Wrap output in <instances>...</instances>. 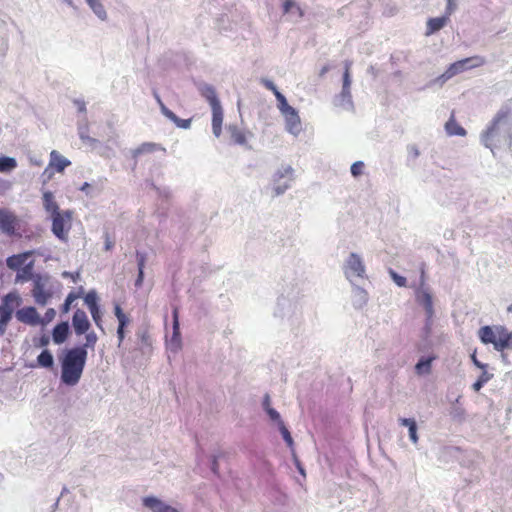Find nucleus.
I'll use <instances>...</instances> for the list:
<instances>
[{"label":"nucleus","instance_id":"1","mask_svg":"<svg viewBox=\"0 0 512 512\" xmlns=\"http://www.w3.org/2000/svg\"><path fill=\"white\" fill-rule=\"evenodd\" d=\"M482 144L491 150L497 151L511 149L512 146V108L502 106L494 115L490 124L481 133Z\"/></svg>","mask_w":512,"mask_h":512},{"label":"nucleus","instance_id":"2","mask_svg":"<svg viewBox=\"0 0 512 512\" xmlns=\"http://www.w3.org/2000/svg\"><path fill=\"white\" fill-rule=\"evenodd\" d=\"M44 210L49 214L52 225L51 231L59 240L66 242L72 228L73 211L60 210L58 203L51 191H45L42 195Z\"/></svg>","mask_w":512,"mask_h":512},{"label":"nucleus","instance_id":"3","mask_svg":"<svg viewBox=\"0 0 512 512\" xmlns=\"http://www.w3.org/2000/svg\"><path fill=\"white\" fill-rule=\"evenodd\" d=\"M87 355V350L84 347H73L64 352L60 358L62 383L74 386L80 381Z\"/></svg>","mask_w":512,"mask_h":512},{"label":"nucleus","instance_id":"4","mask_svg":"<svg viewBox=\"0 0 512 512\" xmlns=\"http://www.w3.org/2000/svg\"><path fill=\"white\" fill-rule=\"evenodd\" d=\"M478 337L483 344H492L496 351L511 347L512 332L502 325L483 326L478 330Z\"/></svg>","mask_w":512,"mask_h":512},{"label":"nucleus","instance_id":"5","mask_svg":"<svg viewBox=\"0 0 512 512\" xmlns=\"http://www.w3.org/2000/svg\"><path fill=\"white\" fill-rule=\"evenodd\" d=\"M21 302L22 299L17 292H10L4 296L0 305V335L6 332L13 312L21 305Z\"/></svg>","mask_w":512,"mask_h":512},{"label":"nucleus","instance_id":"6","mask_svg":"<svg viewBox=\"0 0 512 512\" xmlns=\"http://www.w3.org/2000/svg\"><path fill=\"white\" fill-rule=\"evenodd\" d=\"M33 251H26L20 254L12 255L6 259L7 267L14 271H19L18 278L26 281L32 276L33 261L26 264L27 260L33 256Z\"/></svg>","mask_w":512,"mask_h":512},{"label":"nucleus","instance_id":"7","mask_svg":"<svg viewBox=\"0 0 512 512\" xmlns=\"http://www.w3.org/2000/svg\"><path fill=\"white\" fill-rule=\"evenodd\" d=\"M486 63V60L484 57L475 55L471 57H467L461 60H458L452 64L446 69L444 74L442 75L443 78L449 79L454 77L457 74H460L466 70L478 68L483 66Z\"/></svg>","mask_w":512,"mask_h":512},{"label":"nucleus","instance_id":"8","mask_svg":"<svg viewBox=\"0 0 512 512\" xmlns=\"http://www.w3.org/2000/svg\"><path fill=\"white\" fill-rule=\"evenodd\" d=\"M70 165V160L62 156L58 151L52 150L50 153L49 164L43 171V177H45V181H50L53 178L55 172L63 173L65 168Z\"/></svg>","mask_w":512,"mask_h":512},{"label":"nucleus","instance_id":"9","mask_svg":"<svg viewBox=\"0 0 512 512\" xmlns=\"http://www.w3.org/2000/svg\"><path fill=\"white\" fill-rule=\"evenodd\" d=\"M19 219L8 209H0V230L8 235L15 236L19 229Z\"/></svg>","mask_w":512,"mask_h":512},{"label":"nucleus","instance_id":"10","mask_svg":"<svg viewBox=\"0 0 512 512\" xmlns=\"http://www.w3.org/2000/svg\"><path fill=\"white\" fill-rule=\"evenodd\" d=\"M15 316L18 321L30 326H36L45 323V321L40 318L36 308L32 306L17 310Z\"/></svg>","mask_w":512,"mask_h":512},{"label":"nucleus","instance_id":"11","mask_svg":"<svg viewBox=\"0 0 512 512\" xmlns=\"http://www.w3.org/2000/svg\"><path fill=\"white\" fill-rule=\"evenodd\" d=\"M114 314L118 320V328H117V337H118V347H121L125 336H126V328L130 324V318L128 315L124 313L121 306L119 304L114 305Z\"/></svg>","mask_w":512,"mask_h":512},{"label":"nucleus","instance_id":"12","mask_svg":"<svg viewBox=\"0 0 512 512\" xmlns=\"http://www.w3.org/2000/svg\"><path fill=\"white\" fill-rule=\"evenodd\" d=\"M347 277H363L365 273V266L359 257L355 253H351L347 259L346 271Z\"/></svg>","mask_w":512,"mask_h":512},{"label":"nucleus","instance_id":"13","mask_svg":"<svg viewBox=\"0 0 512 512\" xmlns=\"http://www.w3.org/2000/svg\"><path fill=\"white\" fill-rule=\"evenodd\" d=\"M72 326L76 335L80 336L89 331L91 324L84 310L77 309L72 316Z\"/></svg>","mask_w":512,"mask_h":512},{"label":"nucleus","instance_id":"14","mask_svg":"<svg viewBox=\"0 0 512 512\" xmlns=\"http://www.w3.org/2000/svg\"><path fill=\"white\" fill-rule=\"evenodd\" d=\"M261 83L264 85L265 88L273 92L278 101V109L282 114L289 112L291 109H293V107L288 104L285 96L277 89V87L271 80L262 78Z\"/></svg>","mask_w":512,"mask_h":512},{"label":"nucleus","instance_id":"15","mask_svg":"<svg viewBox=\"0 0 512 512\" xmlns=\"http://www.w3.org/2000/svg\"><path fill=\"white\" fill-rule=\"evenodd\" d=\"M143 505L153 512H178L175 508L165 504L154 496L143 498Z\"/></svg>","mask_w":512,"mask_h":512},{"label":"nucleus","instance_id":"16","mask_svg":"<svg viewBox=\"0 0 512 512\" xmlns=\"http://www.w3.org/2000/svg\"><path fill=\"white\" fill-rule=\"evenodd\" d=\"M285 118L286 129L293 135H297L301 131L300 117L295 108L289 112L282 114Z\"/></svg>","mask_w":512,"mask_h":512},{"label":"nucleus","instance_id":"17","mask_svg":"<svg viewBox=\"0 0 512 512\" xmlns=\"http://www.w3.org/2000/svg\"><path fill=\"white\" fill-rule=\"evenodd\" d=\"M416 301L418 304L423 306L426 311L427 317L431 318L434 313L433 299L431 294L427 290L418 289L416 291Z\"/></svg>","mask_w":512,"mask_h":512},{"label":"nucleus","instance_id":"18","mask_svg":"<svg viewBox=\"0 0 512 512\" xmlns=\"http://www.w3.org/2000/svg\"><path fill=\"white\" fill-rule=\"evenodd\" d=\"M156 98L160 105L161 112L163 113V115L165 117H167L168 119H170L172 122H174L177 127L183 128V129H188L191 126V121H192L191 119H180L179 117L176 116L175 113H173L170 109H168L163 104V102L161 101L159 96H156Z\"/></svg>","mask_w":512,"mask_h":512},{"label":"nucleus","instance_id":"19","mask_svg":"<svg viewBox=\"0 0 512 512\" xmlns=\"http://www.w3.org/2000/svg\"><path fill=\"white\" fill-rule=\"evenodd\" d=\"M212 110V130L216 137H219L222 133L223 124V108L221 105L211 108Z\"/></svg>","mask_w":512,"mask_h":512},{"label":"nucleus","instance_id":"20","mask_svg":"<svg viewBox=\"0 0 512 512\" xmlns=\"http://www.w3.org/2000/svg\"><path fill=\"white\" fill-rule=\"evenodd\" d=\"M449 22L448 16L430 18L426 24V36H430L441 30Z\"/></svg>","mask_w":512,"mask_h":512},{"label":"nucleus","instance_id":"21","mask_svg":"<svg viewBox=\"0 0 512 512\" xmlns=\"http://www.w3.org/2000/svg\"><path fill=\"white\" fill-rule=\"evenodd\" d=\"M32 295L36 301V303L40 305H45L48 299L51 297V293L48 292L44 285L39 281L35 282L34 287L32 289Z\"/></svg>","mask_w":512,"mask_h":512},{"label":"nucleus","instance_id":"22","mask_svg":"<svg viewBox=\"0 0 512 512\" xmlns=\"http://www.w3.org/2000/svg\"><path fill=\"white\" fill-rule=\"evenodd\" d=\"M69 335V325L67 322L57 324L52 331V338L54 343L62 344L66 341Z\"/></svg>","mask_w":512,"mask_h":512},{"label":"nucleus","instance_id":"23","mask_svg":"<svg viewBox=\"0 0 512 512\" xmlns=\"http://www.w3.org/2000/svg\"><path fill=\"white\" fill-rule=\"evenodd\" d=\"M200 94L210 104L211 108L221 105L216 90L213 86L205 84L200 88Z\"/></svg>","mask_w":512,"mask_h":512},{"label":"nucleus","instance_id":"24","mask_svg":"<svg viewBox=\"0 0 512 512\" xmlns=\"http://www.w3.org/2000/svg\"><path fill=\"white\" fill-rule=\"evenodd\" d=\"M445 130H446L447 134L450 136H454V135L465 136L466 135V130L460 124H458V122L456 121L454 112H452L449 120L446 122Z\"/></svg>","mask_w":512,"mask_h":512},{"label":"nucleus","instance_id":"25","mask_svg":"<svg viewBox=\"0 0 512 512\" xmlns=\"http://www.w3.org/2000/svg\"><path fill=\"white\" fill-rule=\"evenodd\" d=\"M164 150L159 144L153 142H144L132 150V157L137 159L142 154L154 153L157 150Z\"/></svg>","mask_w":512,"mask_h":512},{"label":"nucleus","instance_id":"26","mask_svg":"<svg viewBox=\"0 0 512 512\" xmlns=\"http://www.w3.org/2000/svg\"><path fill=\"white\" fill-rule=\"evenodd\" d=\"M230 138L234 144L246 145L247 144V133L236 125H230L228 127Z\"/></svg>","mask_w":512,"mask_h":512},{"label":"nucleus","instance_id":"27","mask_svg":"<svg viewBox=\"0 0 512 512\" xmlns=\"http://www.w3.org/2000/svg\"><path fill=\"white\" fill-rule=\"evenodd\" d=\"M435 356L423 357L415 365V372L418 375H427L431 373L432 362L435 360Z\"/></svg>","mask_w":512,"mask_h":512},{"label":"nucleus","instance_id":"28","mask_svg":"<svg viewBox=\"0 0 512 512\" xmlns=\"http://www.w3.org/2000/svg\"><path fill=\"white\" fill-rule=\"evenodd\" d=\"M399 422L402 426L408 427L410 439L414 444H416L418 442V436L415 420L410 418H400Z\"/></svg>","mask_w":512,"mask_h":512},{"label":"nucleus","instance_id":"29","mask_svg":"<svg viewBox=\"0 0 512 512\" xmlns=\"http://www.w3.org/2000/svg\"><path fill=\"white\" fill-rule=\"evenodd\" d=\"M90 8L93 12L101 19L105 20L107 18L106 10L103 4L99 0H86Z\"/></svg>","mask_w":512,"mask_h":512},{"label":"nucleus","instance_id":"30","mask_svg":"<svg viewBox=\"0 0 512 512\" xmlns=\"http://www.w3.org/2000/svg\"><path fill=\"white\" fill-rule=\"evenodd\" d=\"M352 66V62L349 60H346L344 62V73H343V94H349L350 92V85H351V78H350V69Z\"/></svg>","mask_w":512,"mask_h":512},{"label":"nucleus","instance_id":"31","mask_svg":"<svg viewBox=\"0 0 512 512\" xmlns=\"http://www.w3.org/2000/svg\"><path fill=\"white\" fill-rule=\"evenodd\" d=\"M38 365L45 368L53 366L54 360L49 350H43L37 357Z\"/></svg>","mask_w":512,"mask_h":512},{"label":"nucleus","instance_id":"32","mask_svg":"<svg viewBox=\"0 0 512 512\" xmlns=\"http://www.w3.org/2000/svg\"><path fill=\"white\" fill-rule=\"evenodd\" d=\"M137 262H138V277L135 281V286L139 287L142 285L143 279H144V267H145V261L146 257L144 254L137 253Z\"/></svg>","mask_w":512,"mask_h":512},{"label":"nucleus","instance_id":"33","mask_svg":"<svg viewBox=\"0 0 512 512\" xmlns=\"http://www.w3.org/2000/svg\"><path fill=\"white\" fill-rule=\"evenodd\" d=\"M173 335L172 340L173 341H180V324H179V310L178 307L173 308Z\"/></svg>","mask_w":512,"mask_h":512},{"label":"nucleus","instance_id":"34","mask_svg":"<svg viewBox=\"0 0 512 512\" xmlns=\"http://www.w3.org/2000/svg\"><path fill=\"white\" fill-rule=\"evenodd\" d=\"M283 1V12L284 14L292 13L293 11H296L299 15V17H302L304 15L302 9L297 5V3L294 0H282Z\"/></svg>","mask_w":512,"mask_h":512},{"label":"nucleus","instance_id":"35","mask_svg":"<svg viewBox=\"0 0 512 512\" xmlns=\"http://www.w3.org/2000/svg\"><path fill=\"white\" fill-rule=\"evenodd\" d=\"M17 166V162L11 157H0V172H7L14 169Z\"/></svg>","mask_w":512,"mask_h":512},{"label":"nucleus","instance_id":"36","mask_svg":"<svg viewBox=\"0 0 512 512\" xmlns=\"http://www.w3.org/2000/svg\"><path fill=\"white\" fill-rule=\"evenodd\" d=\"M85 340V343L80 347H84L85 350H87V348L94 350L98 341V336L94 331H88L85 333Z\"/></svg>","mask_w":512,"mask_h":512},{"label":"nucleus","instance_id":"37","mask_svg":"<svg viewBox=\"0 0 512 512\" xmlns=\"http://www.w3.org/2000/svg\"><path fill=\"white\" fill-rule=\"evenodd\" d=\"M84 301L89 310L99 306L98 297L95 291L88 292L84 297Z\"/></svg>","mask_w":512,"mask_h":512},{"label":"nucleus","instance_id":"38","mask_svg":"<svg viewBox=\"0 0 512 512\" xmlns=\"http://www.w3.org/2000/svg\"><path fill=\"white\" fill-rule=\"evenodd\" d=\"M77 298H78V295H77V294H75L74 292H70V293L67 295V297H66V299H65V301H64V303H63V305H62V307H61V312H62V313H67V312L70 310L71 304H72V303H73Z\"/></svg>","mask_w":512,"mask_h":512},{"label":"nucleus","instance_id":"39","mask_svg":"<svg viewBox=\"0 0 512 512\" xmlns=\"http://www.w3.org/2000/svg\"><path fill=\"white\" fill-rule=\"evenodd\" d=\"M92 316L93 321L95 322L96 326L100 329H103L102 326V313L100 311V307H95L93 309L89 310Z\"/></svg>","mask_w":512,"mask_h":512},{"label":"nucleus","instance_id":"40","mask_svg":"<svg viewBox=\"0 0 512 512\" xmlns=\"http://www.w3.org/2000/svg\"><path fill=\"white\" fill-rule=\"evenodd\" d=\"M279 429H280V432H281L285 442L287 443V445L289 447H292L293 446L292 436L282 421H280Z\"/></svg>","mask_w":512,"mask_h":512},{"label":"nucleus","instance_id":"41","mask_svg":"<svg viewBox=\"0 0 512 512\" xmlns=\"http://www.w3.org/2000/svg\"><path fill=\"white\" fill-rule=\"evenodd\" d=\"M389 274H390L391 278L393 279V281L396 283L397 286H399V287H405L406 286L407 280H406L405 277L397 274L392 269L389 270Z\"/></svg>","mask_w":512,"mask_h":512},{"label":"nucleus","instance_id":"42","mask_svg":"<svg viewBox=\"0 0 512 512\" xmlns=\"http://www.w3.org/2000/svg\"><path fill=\"white\" fill-rule=\"evenodd\" d=\"M363 169H364V163L361 161H357V162L353 163L351 166V174L354 177H358L363 173Z\"/></svg>","mask_w":512,"mask_h":512},{"label":"nucleus","instance_id":"43","mask_svg":"<svg viewBox=\"0 0 512 512\" xmlns=\"http://www.w3.org/2000/svg\"><path fill=\"white\" fill-rule=\"evenodd\" d=\"M292 172H293V170L290 167L285 168L284 171H278L274 175V181L278 182L280 179L285 178V177L290 178L292 175Z\"/></svg>","mask_w":512,"mask_h":512},{"label":"nucleus","instance_id":"44","mask_svg":"<svg viewBox=\"0 0 512 512\" xmlns=\"http://www.w3.org/2000/svg\"><path fill=\"white\" fill-rule=\"evenodd\" d=\"M289 187V183L286 181L283 184H277L273 187V195L272 196H278L286 191V189Z\"/></svg>","mask_w":512,"mask_h":512},{"label":"nucleus","instance_id":"45","mask_svg":"<svg viewBox=\"0 0 512 512\" xmlns=\"http://www.w3.org/2000/svg\"><path fill=\"white\" fill-rule=\"evenodd\" d=\"M455 9H456V4H455L454 0H447V7H446L444 16H448V19H450V16L452 15V13L454 12Z\"/></svg>","mask_w":512,"mask_h":512},{"label":"nucleus","instance_id":"46","mask_svg":"<svg viewBox=\"0 0 512 512\" xmlns=\"http://www.w3.org/2000/svg\"><path fill=\"white\" fill-rule=\"evenodd\" d=\"M266 412L267 414L269 415V417L274 420V421H278L280 423L281 419H280V414L273 408L271 407H268L266 409Z\"/></svg>","mask_w":512,"mask_h":512},{"label":"nucleus","instance_id":"47","mask_svg":"<svg viewBox=\"0 0 512 512\" xmlns=\"http://www.w3.org/2000/svg\"><path fill=\"white\" fill-rule=\"evenodd\" d=\"M483 372L481 373V375L479 376V380L483 383V384H486L488 381H490L493 377V374L489 373L486 371V369H482Z\"/></svg>","mask_w":512,"mask_h":512},{"label":"nucleus","instance_id":"48","mask_svg":"<svg viewBox=\"0 0 512 512\" xmlns=\"http://www.w3.org/2000/svg\"><path fill=\"white\" fill-rule=\"evenodd\" d=\"M104 247H105L106 251H110L114 247V240L111 238V236L108 233L105 234Z\"/></svg>","mask_w":512,"mask_h":512},{"label":"nucleus","instance_id":"49","mask_svg":"<svg viewBox=\"0 0 512 512\" xmlns=\"http://www.w3.org/2000/svg\"><path fill=\"white\" fill-rule=\"evenodd\" d=\"M471 360H472L473 364H474L476 367H478V368H480V369H486V368H487V365H486V364L481 363V362L477 359V357H476V352H474V353L471 355Z\"/></svg>","mask_w":512,"mask_h":512},{"label":"nucleus","instance_id":"50","mask_svg":"<svg viewBox=\"0 0 512 512\" xmlns=\"http://www.w3.org/2000/svg\"><path fill=\"white\" fill-rule=\"evenodd\" d=\"M49 344V337L47 335H43L39 338L38 346L44 347Z\"/></svg>","mask_w":512,"mask_h":512},{"label":"nucleus","instance_id":"51","mask_svg":"<svg viewBox=\"0 0 512 512\" xmlns=\"http://www.w3.org/2000/svg\"><path fill=\"white\" fill-rule=\"evenodd\" d=\"M54 316H55V310L50 308L45 313V320L50 321L51 319L54 318Z\"/></svg>","mask_w":512,"mask_h":512},{"label":"nucleus","instance_id":"52","mask_svg":"<svg viewBox=\"0 0 512 512\" xmlns=\"http://www.w3.org/2000/svg\"><path fill=\"white\" fill-rule=\"evenodd\" d=\"M483 386L484 384L479 379H477V381L473 384L472 387L474 391L478 392Z\"/></svg>","mask_w":512,"mask_h":512},{"label":"nucleus","instance_id":"53","mask_svg":"<svg viewBox=\"0 0 512 512\" xmlns=\"http://www.w3.org/2000/svg\"><path fill=\"white\" fill-rule=\"evenodd\" d=\"M78 106V110L80 112H85L86 111V106H85V103L83 101H76L75 102Z\"/></svg>","mask_w":512,"mask_h":512},{"label":"nucleus","instance_id":"54","mask_svg":"<svg viewBox=\"0 0 512 512\" xmlns=\"http://www.w3.org/2000/svg\"><path fill=\"white\" fill-rule=\"evenodd\" d=\"M263 405L265 407V410L270 407V397L269 395H266L263 401Z\"/></svg>","mask_w":512,"mask_h":512},{"label":"nucleus","instance_id":"55","mask_svg":"<svg viewBox=\"0 0 512 512\" xmlns=\"http://www.w3.org/2000/svg\"><path fill=\"white\" fill-rule=\"evenodd\" d=\"M328 69L329 68L327 66L323 67L321 70V75H324L328 71Z\"/></svg>","mask_w":512,"mask_h":512},{"label":"nucleus","instance_id":"56","mask_svg":"<svg viewBox=\"0 0 512 512\" xmlns=\"http://www.w3.org/2000/svg\"><path fill=\"white\" fill-rule=\"evenodd\" d=\"M89 187V184L88 183H84L83 186L81 187V190L84 191L86 190L87 188Z\"/></svg>","mask_w":512,"mask_h":512},{"label":"nucleus","instance_id":"57","mask_svg":"<svg viewBox=\"0 0 512 512\" xmlns=\"http://www.w3.org/2000/svg\"><path fill=\"white\" fill-rule=\"evenodd\" d=\"M213 471L215 473L217 472V462H216V460L213 462Z\"/></svg>","mask_w":512,"mask_h":512},{"label":"nucleus","instance_id":"58","mask_svg":"<svg viewBox=\"0 0 512 512\" xmlns=\"http://www.w3.org/2000/svg\"><path fill=\"white\" fill-rule=\"evenodd\" d=\"M507 310H508V312L512 313V304H511V305H509V307H508V309H507Z\"/></svg>","mask_w":512,"mask_h":512},{"label":"nucleus","instance_id":"59","mask_svg":"<svg viewBox=\"0 0 512 512\" xmlns=\"http://www.w3.org/2000/svg\"><path fill=\"white\" fill-rule=\"evenodd\" d=\"M67 1H68V3H69L70 5L72 4V0H67Z\"/></svg>","mask_w":512,"mask_h":512}]
</instances>
